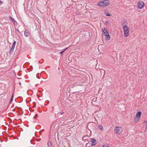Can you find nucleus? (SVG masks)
Listing matches in <instances>:
<instances>
[{"mask_svg": "<svg viewBox=\"0 0 147 147\" xmlns=\"http://www.w3.org/2000/svg\"><path fill=\"white\" fill-rule=\"evenodd\" d=\"M67 49H68V47H67V48H65L63 51H65V50H67Z\"/></svg>", "mask_w": 147, "mask_h": 147, "instance_id": "6ab92c4d", "label": "nucleus"}, {"mask_svg": "<svg viewBox=\"0 0 147 147\" xmlns=\"http://www.w3.org/2000/svg\"><path fill=\"white\" fill-rule=\"evenodd\" d=\"M64 113L62 110H61L60 112V113L61 114H63Z\"/></svg>", "mask_w": 147, "mask_h": 147, "instance_id": "f3484780", "label": "nucleus"}, {"mask_svg": "<svg viewBox=\"0 0 147 147\" xmlns=\"http://www.w3.org/2000/svg\"><path fill=\"white\" fill-rule=\"evenodd\" d=\"M19 84H20V85H21V83L20 82L19 83Z\"/></svg>", "mask_w": 147, "mask_h": 147, "instance_id": "a878e982", "label": "nucleus"}, {"mask_svg": "<svg viewBox=\"0 0 147 147\" xmlns=\"http://www.w3.org/2000/svg\"><path fill=\"white\" fill-rule=\"evenodd\" d=\"M126 22H123V23L122 25H123V24H124L125 23H126Z\"/></svg>", "mask_w": 147, "mask_h": 147, "instance_id": "4be33fe9", "label": "nucleus"}, {"mask_svg": "<svg viewBox=\"0 0 147 147\" xmlns=\"http://www.w3.org/2000/svg\"><path fill=\"white\" fill-rule=\"evenodd\" d=\"M37 117H36V116L35 117H34V118L35 119H36L37 118Z\"/></svg>", "mask_w": 147, "mask_h": 147, "instance_id": "b1692460", "label": "nucleus"}, {"mask_svg": "<svg viewBox=\"0 0 147 147\" xmlns=\"http://www.w3.org/2000/svg\"><path fill=\"white\" fill-rule=\"evenodd\" d=\"M64 52V51H63L61 52H60V53H59L61 54V55Z\"/></svg>", "mask_w": 147, "mask_h": 147, "instance_id": "a211bd4d", "label": "nucleus"}, {"mask_svg": "<svg viewBox=\"0 0 147 147\" xmlns=\"http://www.w3.org/2000/svg\"><path fill=\"white\" fill-rule=\"evenodd\" d=\"M2 1H1L0 0V4L1 5L2 4Z\"/></svg>", "mask_w": 147, "mask_h": 147, "instance_id": "412c9836", "label": "nucleus"}, {"mask_svg": "<svg viewBox=\"0 0 147 147\" xmlns=\"http://www.w3.org/2000/svg\"><path fill=\"white\" fill-rule=\"evenodd\" d=\"M144 3L142 1H140L139 2L138 4V7L139 9H142L143 7L144 6Z\"/></svg>", "mask_w": 147, "mask_h": 147, "instance_id": "39448f33", "label": "nucleus"}, {"mask_svg": "<svg viewBox=\"0 0 147 147\" xmlns=\"http://www.w3.org/2000/svg\"><path fill=\"white\" fill-rule=\"evenodd\" d=\"M14 49L12 48L11 47V48L10 49L9 51V53L10 54H12L14 51Z\"/></svg>", "mask_w": 147, "mask_h": 147, "instance_id": "9b49d317", "label": "nucleus"}, {"mask_svg": "<svg viewBox=\"0 0 147 147\" xmlns=\"http://www.w3.org/2000/svg\"><path fill=\"white\" fill-rule=\"evenodd\" d=\"M36 115L37 116H38V115H37V114H36Z\"/></svg>", "mask_w": 147, "mask_h": 147, "instance_id": "c85d7f7f", "label": "nucleus"}, {"mask_svg": "<svg viewBox=\"0 0 147 147\" xmlns=\"http://www.w3.org/2000/svg\"><path fill=\"white\" fill-rule=\"evenodd\" d=\"M115 133L118 134H120L123 131V129L122 127H116L114 129Z\"/></svg>", "mask_w": 147, "mask_h": 147, "instance_id": "7ed1b4c3", "label": "nucleus"}, {"mask_svg": "<svg viewBox=\"0 0 147 147\" xmlns=\"http://www.w3.org/2000/svg\"><path fill=\"white\" fill-rule=\"evenodd\" d=\"M51 145V143L50 141H49L47 143V145L48 146H49Z\"/></svg>", "mask_w": 147, "mask_h": 147, "instance_id": "2eb2a0df", "label": "nucleus"}, {"mask_svg": "<svg viewBox=\"0 0 147 147\" xmlns=\"http://www.w3.org/2000/svg\"><path fill=\"white\" fill-rule=\"evenodd\" d=\"M42 130V131H44V130L43 129Z\"/></svg>", "mask_w": 147, "mask_h": 147, "instance_id": "c756f323", "label": "nucleus"}, {"mask_svg": "<svg viewBox=\"0 0 147 147\" xmlns=\"http://www.w3.org/2000/svg\"><path fill=\"white\" fill-rule=\"evenodd\" d=\"M98 128L99 129L101 130H102L103 129V127L100 125H98Z\"/></svg>", "mask_w": 147, "mask_h": 147, "instance_id": "ddd939ff", "label": "nucleus"}, {"mask_svg": "<svg viewBox=\"0 0 147 147\" xmlns=\"http://www.w3.org/2000/svg\"><path fill=\"white\" fill-rule=\"evenodd\" d=\"M106 14V15L107 16H110V14L109 13H105Z\"/></svg>", "mask_w": 147, "mask_h": 147, "instance_id": "dca6fc26", "label": "nucleus"}, {"mask_svg": "<svg viewBox=\"0 0 147 147\" xmlns=\"http://www.w3.org/2000/svg\"><path fill=\"white\" fill-rule=\"evenodd\" d=\"M13 94L10 100V103H11L13 101Z\"/></svg>", "mask_w": 147, "mask_h": 147, "instance_id": "4468645a", "label": "nucleus"}, {"mask_svg": "<svg viewBox=\"0 0 147 147\" xmlns=\"http://www.w3.org/2000/svg\"><path fill=\"white\" fill-rule=\"evenodd\" d=\"M9 18L10 19L11 21L12 22L13 24L14 25H17V22L14 19H13L11 16H9Z\"/></svg>", "mask_w": 147, "mask_h": 147, "instance_id": "0eeeda50", "label": "nucleus"}, {"mask_svg": "<svg viewBox=\"0 0 147 147\" xmlns=\"http://www.w3.org/2000/svg\"><path fill=\"white\" fill-rule=\"evenodd\" d=\"M123 27L124 36L125 37H127L129 36V32L128 27L126 25H125Z\"/></svg>", "mask_w": 147, "mask_h": 147, "instance_id": "f03ea898", "label": "nucleus"}, {"mask_svg": "<svg viewBox=\"0 0 147 147\" xmlns=\"http://www.w3.org/2000/svg\"><path fill=\"white\" fill-rule=\"evenodd\" d=\"M17 31L18 32L20 33V31L18 29H17Z\"/></svg>", "mask_w": 147, "mask_h": 147, "instance_id": "aec40b11", "label": "nucleus"}, {"mask_svg": "<svg viewBox=\"0 0 147 147\" xmlns=\"http://www.w3.org/2000/svg\"><path fill=\"white\" fill-rule=\"evenodd\" d=\"M139 120H138V118L136 117L134 118V122L135 123H136Z\"/></svg>", "mask_w": 147, "mask_h": 147, "instance_id": "f8f14e48", "label": "nucleus"}, {"mask_svg": "<svg viewBox=\"0 0 147 147\" xmlns=\"http://www.w3.org/2000/svg\"><path fill=\"white\" fill-rule=\"evenodd\" d=\"M106 24H108V21H106Z\"/></svg>", "mask_w": 147, "mask_h": 147, "instance_id": "5701e85b", "label": "nucleus"}, {"mask_svg": "<svg viewBox=\"0 0 147 147\" xmlns=\"http://www.w3.org/2000/svg\"><path fill=\"white\" fill-rule=\"evenodd\" d=\"M16 43V41H15V40H14V42H13V43L12 45L11 48H13L14 49Z\"/></svg>", "mask_w": 147, "mask_h": 147, "instance_id": "9d476101", "label": "nucleus"}, {"mask_svg": "<svg viewBox=\"0 0 147 147\" xmlns=\"http://www.w3.org/2000/svg\"><path fill=\"white\" fill-rule=\"evenodd\" d=\"M90 141L92 142L91 145L92 146H95L96 144V141L95 139L93 138H90Z\"/></svg>", "mask_w": 147, "mask_h": 147, "instance_id": "423d86ee", "label": "nucleus"}, {"mask_svg": "<svg viewBox=\"0 0 147 147\" xmlns=\"http://www.w3.org/2000/svg\"><path fill=\"white\" fill-rule=\"evenodd\" d=\"M105 147H110L109 146H106Z\"/></svg>", "mask_w": 147, "mask_h": 147, "instance_id": "bb28decb", "label": "nucleus"}, {"mask_svg": "<svg viewBox=\"0 0 147 147\" xmlns=\"http://www.w3.org/2000/svg\"><path fill=\"white\" fill-rule=\"evenodd\" d=\"M30 34V33L28 30H25L24 32V35L26 37L28 36Z\"/></svg>", "mask_w": 147, "mask_h": 147, "instance_id": "1a4fd4ad", "label": "nucleus"}, {"mask_svg": "<svg viewBox=\"0 0 147 147\" xmlns=\"http://www.w3.org/2000/svg\"><path fill=\"white\" fill-rule=\"evenodd\" d=\"M19 74H18V75L19 76Z\"/></svg>", "mask_w": 147, "mask_h": 147, "instance_id": "cd10ccee", "label": "nucleus"}, {"mask_svg": "<svg viewBox=\"0 0 147 147\" xmlns=\"http://www.w3.org/2000/svg\"><path fill=\"white\" fill-rule=\"evenodd\" d=\"M141 114L142 113L141 111H139L137 112L136 117L138 118V120L139 119L141 115Z\"/></svg>", "mask_w": 147, "mask_h": 147, "instance_id": "6e6552de", "label": "nucleus"}, {"mask_svg": "<svg viewBox=\"0 0 147 147\" xmlns=\"http://www.w3.org/2000/svg\"><path fill=\"white\" fill-rule=\"evenodd\" d=\"M18 78L19 79H21V78L20 77H18Z\"/></svg>", "mask_w": 147, "mask_h": 147, "instance_id": "393cba45", "label": "nucleus"}, {"mask_svg": "<svg viewBox=\"0 0 147 147\" xmlns=\"http://www.w3.org/2000/svg\"><path fill=\"white\" fill-rule=\"evenodd\" d=\"M103 30L104 33V35L106 36L105 37L106 40H109L110 39V36L109 35L108 31L106 30V28H104V29H103Z\"/></svg>", "mask_w": 147, "mask_h": 147, "instance_id": "20e7f679", "label": "nucleus"}, {"mask_svg": "<svg viewBox=\"0 0 147 147\" xmlns=\"http://www.w3.org/2000/svg\"><path fill=\"white\" fill-rule=\"evenodd\" d=\"M110 4V2L109 0H106L99 2L97 5L100 7H106Z\"/></svg>", "mask_w": 147, "mask_h": 147, "instance_id": "f257e3e1", "label": "nucleus"}]
</instances>
